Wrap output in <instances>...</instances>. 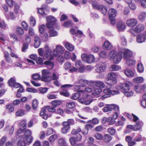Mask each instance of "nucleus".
<instances>
[{
  "instance_id": "nucleus-27",
  "label": "nucleus",
  "mask_w": 146,
  "mask_h": 146,
  "mask_svg": "<svg viewBox=\"0 0 146 146\" xmlns=\"http://www.w3.org/2000/svg\"><path fill=\"white\" fill-rule=\"evenodd\" d=\"M63 122L65 126H68L70 127V125H72L74 124V121L73 119H69L67 120L66 121H64Z\"/></svg>"
},
{
  "instance_id": "nucleus-16",
  "label": "nucleus",
  "mask_w": 146,
  "mask_h": 146,
  "mask_svg": "<svg viewBox=\"0 0 146 146\" xmlns=\"http://www.w3.org/2000/svg\"><path fill=\"white\" fill-rule=\"evenodd\" d=\"M103 48L106 50H110L112 48V44L108 41H105L103 44Z\"/></svg>"
},
{
  "instance_id": "nucleus-36",
  "label": "nucleus",
  "mask_w": 146,
  "mask_h": 146,
  "mask_svg": "<svg viewBox=\"0 0 146 146\" xmlns=\"http://www.w3.org/2000/svg\"><path fill=\"white\" fill-rule=\"evenodd\" d=\"M57 138V135L54 134L51 135L49 138V140L51 143H53Z\"/></svg>"
},
{
  "instance_id": "nucleus-48",
  "label": "nucleus",
  "mask_w": 146,
  "mask_h": 146,
  "mask_svg": "<svg viewBox=\"0 0 146 146\" xmlns=\"http://www.w3.org/2000/svg\"><path fill=\"white\" fill-rule=\"evenodd\" d=\"M119 67L116 65H112L111 66V69L112 71H116L119 70Z\"/></svg>"
},
{
  "instance_id": "nucleus-10",
  "label": "nucleus",
  "mask_w": 146,
  "mask_h": 146,
  "mask_svg": "<svg viewBox=\"0 0 146 146\" xmlns=\"http://www.w3.org/2000/svg\"><path fill=\"white\" fill-rule=\"evenodd\" d=\"M123 55L124 59L127 60L132 56L133 53L131 50L125 49H124Z\"/></svg>"
},
{
  "instance_id": "nucleus-51",
  "label": "nucleus",
  "mask_w": 146,
  "mask_h": 146,
  "mask_svg": "<svg viewBox=\"0 0 146 146\" xmlns=\"http://www.w3.org/2000/svg\"><path fill=\"white\" fill-rule=\"evenodd\" d=\"M26 124L25 121L23 120L19 124L20 128H21L25 129L26 128Z\"/></svg>"
},
{
  "instance_id": "nucleus-46",
  "label": "nucleus",
  "mask_w": 146,
  "mask_h": 146,
  "mask_svg": "<svg viewBox=\"0 0 146 146\" xmlns=\"http://www.w3.org/2000/svg\"><path fill=\"white\" fill-rule=\"evenodd\" d=\"M32 78L35 80H40V75L38 74H34L33 75Z\"/></svg>"
},
{
  "instance_id": "nucleus-35",
  "label": "nucleus",
  "mask_w": 146,
  "mask_h": 146,
  "mask_svg": "<svg viewBox=\"0 0 146 146\" xmlns=\"http://www.w3.org/2000/svg\"><path fill=\"white\" fill-rule=\"evenodd\" d=\"M55 107L54 106H46V110L50 112H53L55 111Z\"/></svg>"
},
{
  "instance_id": "nucleus-23",
  "label": "nucleus",
  "mask_w": 146,
  "mask_h": 146,
  "mask_svg": "<svg viewBox=\"0 0 146 146\" xmlns=\"http://www.w3.org/2000/svg\"><path fill=\"white\" fill-rule=\"evenodd\" d=\"M95 86L101 88H104L105 87V85L103 82L100 80H97L95 82Z\"/></svg>"
},
{
  "instance_id": "nucleus-19",
  "label": "nucleus",
  "mask_w": 146,
  "mask_h": 146,
  "mask_svg": "<svg viewBox=\"0 0 146 146\" xmlns=\"http://www.w3.org/2000/svg\"><path fill=\"white\" fill-rule=\"evenodd\" d=\"M143 125V123L142 121H139L135 123V129H134L135 131H138L142 127Z\"/></svg>"
},
{
  "instance_id": "nucleus-8",
  "label": "nucleus",
  "mask_w": 146,
  "mask_h": 146,
  "mask_svg": "<svg viewBox=\"0 0 146 146\" xmlns=\"http://www.w3.org/2000/svg\"><path fill=\"white\" fill-rule=\"evenodd\" d=\"M64 47L62 46L57 45L56 46V50H54L53 54L55 56L59 55L60 54H62L64 52Z\"/></svg>"
},
{
  "instance_id": "nucleus-34",
  "label": "nucleus",
  "mask_w": 146,
  "mask_h": 146,
  "mask_svg": "<svg viewBox=\"0 0 146 146\" xmlns=\"http://www.w3.org/2000/svg\"><path fill=\"white\" fill-rule=\"evenodd\" d=\"M112 104L108 105L106 106V107H104L103 108V111L104 112H106L108 111H111L112 110Z\"/></svg>"
},
{
  "instance_id": "nucleus-62",
  "label": "nucleus",
  "mask_w": 146,
  "mask_h": 146,
  "mask_svg": "<svg viewBox=\"0 0 146 146\" xmlns=\"http://www.w3.org/2000/svg\"><path fill=\"white\" fill-rule=\"evenodd\" d=\"M107 122H110L109 123V125L114 124L115 122V120H113L112 117H110L108 118H107Z\"/></svg>"
},
{
  "instance_id": "nucleus-9",
  "label": "nucleus",
  "mask_w": 146,
  "mask_h": 146,
  "mask_svg": "<svg viewBox=\"0 0 146 146\" xmlns=\"http://www.w3.org/2000/svg\"><path fill=\"white\" fill-rule=\"evenodd\" d=\"M99 66L96 69V72L100 73L104 71L106 69V66L105 63L101 62L99 65Z\"/></svg>"
},
{
  "instance_id": "nucleus-59",
  "label": "nucleus",
  "mask_w": 146,
  "mask_h": 146,
  "mask_svg": "<svg viewBox=\"0 0 146 146\" xmlns=\"http://www.w3.org/2000/svg\"><path fill=\"white\" fill-rule=\"evenodd\" d=\"M95 82L93 80H90L88 81L87 85L91 87H93L95 85Z\"/></svg>"
},
{
  "instance_id": "nucleus-56",
  "label": "nucleus",
  "mask_w": 146,
  "mask_h": 146,
  "mask_svg": "<svg viewBox=\"0 0 146 146\" xmlns=\"http://www.w3.org/2000/svg\"><path fill=\"white\" fill-rule=\"evenodd\" d=\"M135 90L137 92L139 93L141 91V85L139 84H138L135 86Z\"/></svg>"
},
{
  "instance_id": "nucleus-33",
  "label": "nucleus",
  "mask_w": 146,
  "mask_h": 146,
  "mask_svg": "<svg viewBox=\"0 0 146 146\" xmlns=\"http://www.w3.org/2000/svg\"><path fill=\"white\" fill-rule=\"evenodd\" d=\"M80 96V94L79 92L72 94L71 97V98L72 100H76L79 98Z\"/></svg>"
},
{
  "instance_id": "nucleus-30",
  "label": "nucleus",
  "mask_w": 146,
  "mask_h": 146,
  "mask_svg": "<svg viewBox=\"0 0 146 146\" xmlns=\"http://www.w3.org/2000/svg\"><path fill=\"white\" fill-rule=\"evenodd\" d=\"M144 68L143 65L141 63H139L137 64V70L138 72L141 73L144 71Z\"/></svg>"
},
{
  "instance_id": "nucleus-18",
  "label": "nucleus",
  "mask_w": 146,
  "mask_h": 146,
  "mask_svg": "<svg viewBox=\"0 0 146 146\" xmlns=\"http://www.w3.org/2000/svg\"><path fill=\"white\" fill-rule=\"evenodd\" d=\"M44 64L45 65V66L49 70L52 69L54 66L53 62L49 60L45 61Z\"/></svg>"
},
{
  "instance_id": "nucleus-53",
  "label": "nucleus",
  "mask_w": 146,
  "mask_h": 146,
  "mask_svg": "<svg viewBox=\"0 0 146 146\" xmlns=\"http://www.w3.org/2000/svg\"><path fill=\"white\" fill-rule=\"evenodd\" d=\"M58 142L60 145H66L65 140L63 138H60L58 140Z\"/></svg>"
},
{
  "instance_id": "nucleus-40",
  "label": "nucleus",
  "mask_w": 146,
  "mask_h": 146,
  "mask_svg": "<svg viewBox=\"0 0 146 146\" xmlns=\"http://www.w3.org/2000/svg\"><path fill=\"white\" fill-rule=\"evenodd\" d=\"M73 23L71 21H68L64 22L63 25L66 27H70L72 25Z\"/></svg>"
},
{
  "instance_id": "nucleus-31",
  "label": "nucleus",
  "mask_w": 146,
  "mask_h": 146,
  "mask_svg": "<svg viewBox=\"0 0 146 146\" xmlns=\"http://www.w3.org/2000/svg\"><path fill=\"white\" fill-rule=\"evenodd\" d=\"M38 102L36 99L33 100L32 104V108L34 110H36L38 107Z\"/></svg>"
},
{
  "instance_id": "nucleus-11",
  "label": "nucleus",
  "mask_w": 146,
  "mask_h": 146,
  "mask_svg": "<svg viewBox=\"0 0 146 146\" xmlns=\"http://www.w3.org/2000/svg\"><path fill=\"white\" fill-rule=\"evenodd\" d=\"M137 23V20L135 18L127 20L126 24L127 25L130 27H133L135 26Z\"/></svg>"
},
{
  "instance_id": "nucleus-29",
  "label": "nucleus",
  "mask_w": 146,
  "mask_h": 146,
  "mask_svg": "<svg viewBox=\"0 0 146 146\" xmlns=\"http://www.w3.org/2000/svg\"><path fill=\"white\" fill-rule=\"evenodd\" d=\"M49 29H50L49 31V33L50 37L54 36L57 35V33L56 31L54 30L53 27Z\"/></svg>"
},
{
  "instance_id": "nucleus-6",
  "label": "nucleus",
  "mask_w": 146,
  "mask_h": 146,
  "mask_svg": "<svg viewBox=\"0 0 146 146\" xmlns=\"http://www.w3.org/2000/svg\"><path fill=\"white\" fill-rule=\"evenodd\" d=\"M46 20L47 21L46 27L48 28L53 27L56 21L55 18L53 16H49L47 17Z\"/></svg>"
},
{
  "instance_id": "nucleus-20",
  "label": "nucleus",
  "mask_w": 146,
  "mask_h": 146,
  "mask_svg": "<svg viewBox=\"0 0 146 146\" xmlns=\"http://www.w3.org/2000/svg\"><path fill=\"white\" fill-rule=\"evenodd\" d=\"M143 35L141 33L136 36V41L139 43H141L145 41V39Z\"/></svg>"
},
{
  "instance_id": "nucleus-12",
  "label": "nucleus",
  "mask_w": 146,
  "mask_h": 146,
  "mask_svg": "<svg viewBox=\"0 0 146 146\" xmlns=\"http://www.w3.org/2000/svg\"><path fill=\"white\" fill-rule=\"evenodd\" d=\"M45 47L46 52L43 55V58L44 59H46L51 56V52L48 45H45Z\"/></svg>"
},
{
  "instance_id": "nucleus-1",
  "label": "nucleus",
  "mask_w": 146,
  "mask_h": 146,
  "mask_svg": "<svg viewBox=\"0 0 146 146\" xmlns=\"http://www.w3.org/2000/svg\"><path fill=\"white\" fill-rule=\"evenodd\" d=\"M31 131L26 129L24 135H20L17 139V145L18 146H26V144H30L32 141L33 137L31 135Z\"/></svg>"
},
{
  "instance_id": "nucleus-24",
  "label": "nucleus",
  "mask_w": 146,
  "mask_h": 146,
  "mask_svg": "<svg viewBox=\"0 0 146 146\" xmlns=\"http://www.w3.org/2000/svg\"><path fill=\"white\" fill-rule=\"evenodd\" d=\"M146 18V12H142L140 13L138 16L139 21L141 22L144 21Z\"/></svg>"
},
{
  "instance_id": "nucleus-38",
  "label": "nucleus",
  "mask_w": 146,
  "mask_h": 146,
  "mask_svg": "<svg viewBox=\"0 0 146 146\" xmlns=\"http://www.w3.org/2000/svg\"><path fill=\"white\" fill-rule=\"evenodd\" d=\"M144 81L143 78L142 77H138L134 78L133 81L135 83H140L143 82Z\"/></svg>"
},
{
  "instance_id": "nucleus-21",
  "label": "nucleus",
  "mask_w": 146,
  "mask_h": 146,
  "mask_svg": "<svg viewBox=\"0 0 146 146\" xmlns=\"http://www.w3.org/2000/svg\"><path fill=\"white\" fill-rule=\"evenodd\" d=\"M145 27L142 24L138 25L135 28V32L139 33L141 31L144 30Z\"/></svg>"
},
{
  "instance_id": "nucleus-44",
  "label": "nucleus",
  "mask_w": 146,
  "mask_h": 146,
  "mask_svg": "<svg viewBox=\"0 0 146 146\" xmlns=\"http://www.w3.org/2000/svg\"><path fill=\"white\" fill-rule=\"evenodd\" d=\"M87 80H86L84 79H81L79 81V83L81 84V86L84 87L86 86V84H87Z\"/></svg>"
},
{
  "instance_id": "nucleus-13",
  "label": "nucleus",
  "mask_w": 146,
  "mask_h": 146,
  "mask_svg": "<svg viewBox=\"0 0 146 146\" xmlns=\"http://www.w3.org/2000/svg\"><path fill=\"white\" fill-rule=\"evenodd\" d=\"M94 126L91 124H86L85 125V129L82 131V133L84 135H87L89 130H90L93 128Z\"/></svg>"
},
{
  "instance_id": "nucleus-37",
  "label": "nucleus",
  "mask_w": 146,
  "mask_h": 146,
  "mask_svg": "<svg viewBox=\"0 0 146 146\" xmlns=\"http://www.w3.org/2000/svg\"><path fill=\"white\" fill-rule=\"evenodd\" d=\"M112 139L111 137L108 134H105L104 135V140L106 142H108Z\"/></svg>"
},
{
  "instance_id": "nucleus-41",
  "label": "nucleus",
  "mask_w": 146,
  "mask_h": 146,
  "mask_svg": "<svg viewBox=\"0 0 146 146\" xmlns=\"http://www.w3.org/2000/svg\"><path fill=\"white\" fill-rule=\"evenodd\" d=\"M126 64L128 66H132L135 64V62L133 60L127 59Z\"/></svg>"
},
{
  "instance_id": "nucleus-25",
  "label": "nucleus",
  "mask_w": 146,
  "mask_h": 146,
  "mask_svg": "<svg viewBox=\"0 0 146 146\" xmlns=\"http://www.w3.org/2000/svg\"><path fill=\"white\" fill-rule=\"evenodd\" d=\"M125 74L128 77H133L134 73L133 72L129 69H126L125 71Z\"/></svg>"
},
{
  "instance_id": "nucleus-2",
  "label": "nucleus",
  "mask_w": 146,
  "mask_h": 146,
  "mask_svg": "<svg viewBox=\"0 0 146 146\" xmlns=\"http://www.w3.org/2000/svg\"><path fill=\"white\" fill-rule=\"evenodd\" d=\"M122 55V52L119 51L117 53L116 51L114 50L110 51L109 54L111 59L113 60V62L115 64H117L121 61Z\"/></svg>"
},
{
  "instance_id": "nucleus-22",
  "label": "nucleus",
  "mask_w": 146,
  "mask_h": 146,
  "mask_svg": "<svg viewBox=\"0 0 146 146\" xmlns=\"http://www.w3.org/2000/svg\"><path fill=\"white\" fill-rule=\"evenodd\" d=\"M94 58L92 54H90L88 55L86 61L88 63H91L94 61Z\"/></svg>"
},
{
  "instance_id": "nucleus-5",
  "label": "nucleus",
  "mask_w": 146,
  "mask_h": 146,
  "mask_svg": "<svg viewBox=\"0 0 146 146\" xmlns=\"http://www.w3.org/2000/svg\"><path fill=\"white\" fill-rule=\"evenodd\" d=\"M42 76L41 80L45 82H48L52 80V77L49 75L51 73L49 70H43L42 71Z\"/></svg>"
},
{
  "instance_id": "nucleus-45",
  "label": "nucleus",
  "mask_w": 146,
  "mask_h": 146,
  "mask_svg": "<svg viewBox=\"0 0 146 146\" xmlns=\"http://www.w3.org/2000/svg\"><path fill=\"white\" fill-rule=\"evenodd\" d=\"M67 107L69 108H72L75 107V105L73 102H69L67 103L66 104Z\"/></svg>"
},
{
  "instance_id": "nucleus-17",
  "label": "nucleus",
  "mask_w": 146,
  "mask_h": 146,
  "mask_svg": "<svg viewBox=\"0 0 146 146\" xmlns=\"http://www.w3.org/2000/svg\"><path fill=\"white\" fill-rule=\"evenodd\" d=\"M97 9L100 11L104 15H106L107 13V9L106 7L102 5H98Z\"/></svg>"
},
{
  "instance_id": "nucleus-43",
  "label": "nucleus",
  "mask_w": 146,
  "mask_h": 146,
  "mask_svg": "<svg viewBox=\"0 0 146 146\" xmlns=\"http://www.w3.org/2000/svg\"><path fill=\"white\" fill-rule=\"evenodd\" d=\"M91 122L93 124L95 125L98 124L99 123V120L97 118H94L92 120H90L88 121V122Z\"/></svg>"
},
{
  "instance_id": "nucleus-3",
  "label": "nucleus",
  "mask_w": 146,
  "mask_h": 146,
  "mask_svg": "<svg viewBox=\"0 0 146 146\" xmlns=\"http://www.w3.org/2000/svg\"><path fill=\"white\" fill-rule=\"evenodd\" d=\"M117 75L114 72H110L108 74L107 78L105 80L106 83L108 85L112 86L117 82Z\"/></svg>"
},
{
  "instance_id": "nucleus-15",
  "label": "nucleus",
  "mask_w": 146,
  "mask_h": 146,
  "mask_svg": "<svg viewBox=\"0 0 146 146\" xmlns=\"http://www.w3.org/2000/svg\"><path fill=\"white\" fill-rule=\"evenodd\" d=\"M117 27L119 31H122L125 29L126 25L124 23L120 21L117 23Z\"/></svg>"
},
{
  "instance_id": "nucleus-39",
  "label": "nucleus",
  "mask_w": 146,
  "mask_h": 146,
  "mask_svg": "<svg viewBox=\"0 0 146 146\" xmlns=\"http://www.w3.org/2000/svg\"><path fill=\"white\" fill-rule=\"evenodd\" d=\"M102 90L100 88H96L92 92L93 94L95 96L99 94L101 92Z\"/></svg>"
},
{
  "instance_id": "nucleus-64",
  "label": "nucleus",
  "mask_w": 146,
  "mask_h": 146,
  "mask_svg": "<svg viewBox=\"0 0 146 146\" xmlns=\"http://www.w3.org/2000/svg\"><path fill=\"white\" fill-rule=\"evenodd\" d=\"M60 94L65 97H68L70 96L69 92L67 91H63L60 93Z\"/></svg>"
},
{
  "instance_id": "nucleus-28",
  "label": "nucleus",
  "mask_w": 146,
  "mask_h": 146,
  "mask_svg": "<svg viewBox=\"0 0 146 146\" xmlns=\"http://www.w3.org/2000/svg\"><path fill=\"white\" fill-rule=\"evenodd\" d=\"M62 124L63 125V127L61 128V131L63 134H65L68 132L70 128V127H68V126L67 125L65 126L64 123L63 122H62Z\"/></svg>"
},
{
  "instance_id": "nucleus-58",
  "label": "nucleus",
  "mask_w": 146,
  "mask_h": 146,
  "mask_svg": "<svg viewBox=\"0 0 146 146\" xmlns=\"http://www.w3.org/2000/svg\"><path fill=\"white\" fill-rule=\"evenodd\" d=\"M54 132L53 130L51 128H48L47 129L46 132V134L47 135H50L52 134Z\"/></svg>"
},
{
  "instance_id": "nucleus-54",
  "label": "nucleus",
  "mask_w": 146,
  "mask_h": 146,
  "mask_svg": "<svg viewBox=\"0 0 146 146\" xmlns=\"http://www.w3.org/2000/svg\"><path fill=\"white\" fill-rule=\"evenodd\" d=\"M24 111L22 110H19L17 111L15 115L17 116H22L24 115Z\"/></svg>"
},
{
  "instance_id": "nucleus-47",
  "label": "nucleus",
  "mask_w": 146,
  "mask_h": 146,
  "mask_svg": "<svg viewBox=\"0 0 146 146\" xmlns=\"http://www.w3.org/2000/svg\"><path fill=\"white\" fill-rule=\"evenodd\" d=\"M61 104V102L60 101L55 100L52 102V104L55 108Z\"/></svg>"
},
{
  "instance_id": "nucleus-63",
  "label": "nucleus",
  "mask_w": 146,
  "mask_h": 146,
  "mask_svg": "<svg viewBox=\"0 0 146 146\" xmlns=\"http://www.w3.org/2000/svg\"><path fill=\"white\" fill-rule=\"evenodd\" d=\"M48 35L46 33H44L43 36L42 37V40L46 42L48 40Z\"/></svg>"
},
{
  "instance_id": "nucleus-4",
  "label": "nucleus",
  "mask_w": 146,
  "mask_h": 146,
  "mask_svg": "<svg viewBox=\"0 0 146 146\" xmlns=\"http://www.w3.org/2000/svg\"><path fill=\"white\" fill-rule=\"evenodd\" d=\"M103 93L104 94L102 96L101 98L102 99H104L109 97L111 95H114L118 94L119 93L118 90H112L109 88H106L103 90Z\"/></svg>"
},
{
  "instance_id": "nucleus-61",
  "label": "nucleus",
  "mask_w": 146,
  "mask_h": 146,
  "mask_svg": "<svg viewBox=\"0 0 146 146\" xmlns=\"http://www.w3.org/2000/svg\"><path fill=\"white\" fill-rule=\"evenodd\" d=\"M71 64L68 62H66L64 64V68L66 70H68L71 67Z\"/></svg>"
},
{
  "instance_id": "nucleus-7",
  "label": "nucleus",
  "mask_w": 146,
  "mask_h": 146,
  "mask_svg": "<svg viewBox=\"0 0 146 146\" xmlns=\"http://www.w3.org/2000/svg\"><path fill=\"white\" fill-rule=\"evenodd\" d=\"M131 83L129 82H126L121 84L120 86L121 90L123 92L124 91L127 92L130 89V85Z\"/></svg>"
},
{
  "instance_id": "nucleus-26",
  "label": "nucleus",
  "mask_w": 146,
  "mask_h": 146,
  "mask_svg": "<svg viewBox=\"0 0 146 146\" xmlns=\"http://www.w3.org/2000/svg\"><path fill=\"white\" fill-rule=\"evenodd\" d=\"M65 46L68 50L70 51H73L74 49V46L69 42H66V43Z\"/></svg>"
},
{
  "instance_id": "nucleus-42",
  "label": "nucleus",
  "mask_w": 146,
  "mask_h": 146,
  "mask_svg": "<svg viewBox=\"0 0 146 146\" xmlns=\"http://www.w3.org/2000/svg\"><path fill=\"white\" fill-rule=\"evenodd\" d=\"M17 33L20 35H23L24 33L23 29L21 27H18L17 28Z\"/></svg>"
},
{
  "instance_id": "nucleus-57",
  "label": "nucleus",
  "mask_w": 146,
  "mask_h": 146,
  "mask_svg": "<svg viewBox=\"0 0 146 146\" xmlns=\"http://www.w3.org/2000/svg\"><path fill=\"white\" fill-rule=\"evenodd\" d=\"M123 93L125 96L127 97H130L133 95V92L132 91L130 92H129V91H128L127 92L125 91L123 92Z\"/></svg>"
},
{
  "instance_id": "nucleus-32",
  "label": "nucleus",
  "mask_w": 146,
  "mask_h": 146,
  "mask_svg": "<svg viewBox=\"0 0 146 146\" xmlns=\"http://www.w3.org/2000/svg\"><path fill=\"white\" fill-rule=\"evenodd\" d=\"M6 108L8 110V111L9 113H11L14 111V108L13 105L12 104H11L7 105Z\"/></svg>"
},
{
  "instance_id": "nucleus-55",
  "label": "nucleus",
  "mask_w": 146,
  "mask_h": 146,
  "mask_svg": "<svg viewBox=\"0 0 146 146\" xmlns=\"http://www.w3.org/2000/svg\"><path fill=\"white\" fill-rule=\"evenodd\" d=\"M30 24L32 26H34L35 25L36 22L35 19L33 17H31L30 18Z\"/></svg>"
},
{
  "instance_id": "nucleus-60",
  "label": "nucleus",
  "mask_w": 146,
  "mask_h": 146,
  "mask_svg": "<svg viewBox=\"0 0 146 146\" xmlns=\"http://www.w3.org/2000/svg\"><path fill=\"white\" fill-rule=\"evenodd\" d=\"M103 129V127L101 125L97 126L94 129V130L96 132H100L102 131Z\"/></svg>"
},
{
  "instance_id": "nucleus-14",
  "label": "nucleus",
  "mask_w": 146,
  "mask_h": 146,
  "mask_svg": "<svg viewBox=\"0 0 146 146\" xmlns=\"http://www.w3.org/2000/svg\"><path fill=\"white\" fill-rule=\"evenodd\" d=\"M117 11L113 8H111L109 10L108 14L109 18L115 17L117 13Z\"/></svg>"
},
{
  "instance_id": "nucleus-49",
  "label": "nucleus",
  "mask_w": 146,
  "mask_h": 146,
  "mask_svg": "<svg viewBox=\"0 0 146 146\" xmlns=\"http://www.w3.org/2000/svg\"><path fill=\"white\" fill-rule=\"evenodd\" d=\"M45 26L43 24L39 26V30L40 33L41 34L43 33L45 30Z\"/></svg>"
},
{
  "instance_id": "nucleus-52",
  "label": "nucleus",
  "mask_w": 146,
  "mask_h": 146,
  "mask_svg": "<svg viewBox=\"0 0 146 146\" xmlns=\"http://www.w3.org/2000/svg\"><path fill=\"white\" fill-rule=\"evenodd\" d=\"M116 130L115 129L111 127L108 128V132L112 135H114L115 133Z\"/></svg>"
},
{
  "instance_id": "nucleus-50",
  "label": "nucleus",
  "mask_w": 146,
  "mask_h": 146,
  "mask_svg": "<svg viewBox=\"0 0 146 146\" xmlns=\"http://www.w3.org/2000/svg\"><path fill=\"white\" fill-rule=\"evenodd\" d=\"M85 91L84 90L80 91V96H82L84 99H85L88 97V95L85 93Z\"/></svg>"
}]
</instances>
